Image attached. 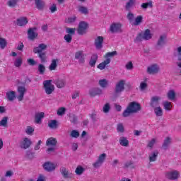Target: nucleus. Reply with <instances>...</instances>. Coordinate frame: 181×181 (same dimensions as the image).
I'll return each mask as SVG.
<instances>
[{
  "label": "nucleus",
  "instance_id": "603ef678",
  "mask_svg": "<svg viewBox=\"0 0 181 181\" xmlns=\"http://www.w3.org/2000/svg\"><path fill=\"white\" fill-rule=\"evenodd\" d=\"M7 124H8V117H3L1 121H0V127H6Z\"/></svg>",
  "mask_w": 181,
  "mask_h": 181
},
{
  "label": "nucleus",
  "instance_id": "09e8293b",
  "mask_svg": "<svg viewBox=\"0 0 181 181\" xmlns=\"http://www.w3.org/2000/svg\"><path fill=\"white\" fill-rule=\"evenodd\" d=\"M70 136L71 138H78L80 136V132H78L77 130H72L71 132Z\"/></svg>",
  "mask_w": 181,
  "mask_h": 181
},
{
  "label": "nucleus",
  "instance_id": "9d476101",
  "mask_svg": "<svg viewBox=\"0 0 181 181\" xmlns=\"http://www.w3.org/2000/svg\"><path fill=\"white\" fill-rule=\"evenodd\" d=\"M125 81L121 80L119 81L115 86V93L116 94H119L120 93H122L124 90H125Z\"/></svg>",
  "mask_w": 181,
  "mask_h": 181
},
{
  "label": "nucleus",
  "instance_id": "774afa93",
  "mask_svg": "<svg viewBox=\"0 0 181 181\" xmlns=\"http://www.w3.org/2000/svg\"><path fill=\"white\" fill-rule=\"evenodd\" d=\"M37 181H46V177L45 175L40 174L37 180Z\"/></svg>",
  "mask_w": 181,
  "mask_h": 181
},
{
  "label": "nucleus",
  "instance_id": "69168bd1",
  "mask_svg": "<svg viewBox=\"0 0 181 181\" xmlns=\"http://www.w3.org/2000/svg\"><path fill=\"white\" fill-rule=\"evenodd\" d=\"M155 142H156L155 139H153L151 141H150L148 144V148H153V145H155Z\"/></svg>",
  "mask_w": 181,
  "mask_h": 181
},
{
  "label": "nucleus",
  "instance_id": "6ab92c4d",
  "mask_svg": "<svg viewBox=\"0 0 181 181\" xmlns=\"http://www.w3.org/2000/svg\"><path fill=\"white\" fill-rule=\"evenodd\" d=\"M159 101H160V97L159 96H153L151 100L150 105L153 108L158 107L159 105Z\"/></svg>",
  "mask_w": 181,
  "mask_h": 181
},
{
  "label": "nucleus",
  "instance_id": "4468645a",
  "mask_svg": "<svg viewBox=\"0 0 181 181\" xmlns=\"http://www.w3.org/2000/svg\"><path fill=\"white\" fill-rule=\"evenodd\" d=\"M17 92L18 93L17 96L18 101H23V97H25V94L26 93V88L25 86H18Z\"/></svg>",
  "mask_w": 181,
  "mask_h": 181
},
{
  "label": "nucleus",
  "instance_id": "dca6fc26",
  "mask_svg": "<svg viewBox=\"0 0 181 181\" xmlns=\"http://www.w3.org/2000/svg\"><path fill=\"white\" fill-rule=\"evenodd\" d=\"M56 165L50 163V162H47L43 164V168L45 170H47V172H53V170H56Z\"/></svg>",
  "mask_w": 181,
  "mask_h": 181
},
{
  "label": "nucleus",
  "instance_id": "a18cd8bd",
  "mask_svg": "<svg viewBox=\"0 0 181 181\" xmlns=\"http://www.w3.org/2000/svg\"><path fill=\"white\" fill-rule=\"evenodd\" d=\"M134 4H135V0H129L127 3L126 6H125L127 11H129L131 7L134 6Z\"/></svg>",
  "mask_w": 181,
  "mask_h": 181
},
{
  "label": "nucleus",
  "instance_id": "680f3d73",
  "mask_svg": "<svg viewBox=\"0 0 181 181\" xmlns=\"http://www.w3.org/2000/svg\"><path fill=\"white\" fill-rule=\"evenodd\" d=\"M26 155L28 159H33V158H35V153L28 151Z\"/></svg>",
  "mask_w": 181,
  "mask_h": 181
},
{
  "label": "nucleus",
  "instance_id": "79ce46f5",
  "mask_svg": "<svg viewBox=\"0 0 181 181\" xmlns=\"http://www.w3.org/2000/svg\"><path fill=\"white\" fill-rule=\"evenodd\" d=\"M75 173L77 175H83V173H84V168L81 165H78L75 170Z\"/></svg>",
  "mask_w": 181,
  "mask_h": 181
},
{
  "label": "nucleus",
  "instance_id": "bf43d9fd",
  "mask_svg": "<svg viewBox=\"0 0 181 181\" xmlns=\"http://www.w3.org/2000/svg\"><path fill=\"white\" fill-rule=\"evenodd\" d=\"M127 70H132L134 69V64H132V62H129L126 66H125Z\"/></svg>",
  "mask_w": 181,
  "mask_h": 181
},
{
  "label": "nucleus",
  "instance_id": "a211bd4d",
  "mask_svg": "<svg viewBox=\"0 0 181 181\" xmlns=\"http://www.w3.org/2000/svg\"><path fill=\"white\" fill-rule=\"evenodd\" d=\"M66 78H58L55 81V85L57 88H64L66 87Z\"/></svg>",
  "mask_w": 181,
  "mask_h": 181
},
{
  "label": "nucleus",
  "instance_id": "2eb2a0df",
  "mask_svg": "<svg viewBox=\"0 0 181 181\" xmlns=\"http://www.w3.org/2000/svg\"><path fill=\"white\" fill-rule=\"evenodd\" d=\"M28 22L29 21L28 20V18L20 17L16 20V25H17V26L23 27V26H26Z\"/></svg>",
  "mask_w": 181,
  "mask_h": 181
},
{
  "label": "nucleus",
  "instance_id": "5701e85b",
  "mask_svg": "<svg viewBox=\"0 0 181 181\" xmlns=\"http://www.w3.org/2000/svg\"><path fill=\"white\" fill-rule=\"evenodd\" d=\"M110 63H111V59L107 58L105 61H103L102 63L98 65V69H99V70H104V69L107 67V64H110Z\"/></svg>",
  "mask_w": 181,
  "mask_h": 181
},
{
  "label": "nucleus",
  "instance_id": "f03ea898",
  "mask_svg": "<svg viewBox=\"0 0 181 181\" xmlns=\"http://www.w3.org/2000/svg\"><path fill=\"white\" fill-rule=\"evenodd\" d=\"M47 49V45L46 44H40L38 47H35L33 49V52L35 54H37L39 59H40L41 63H47V55L46 52L43 50H46Z\"/></svg>",
  "mask_w": 181,
  "mask_h": 181
},
{
  "label": "nucleus",
  "instance_id": "7c9ffc66",
  "mask_svg": "<svg viewBox=\"0 0 181 181\" xmlns=\"http://www.w3.org/2000/svg\"><path fill=\"white\" fill-rule=\"evenodd\" d=\"M57 62H59V59H52V62L49 66V70L50 71H53V70H56L57 68Z\"/></svg>",
  "mask_w": 181,
  "mask_h": 181
},
{
  "label": "nucleus",
  "instance_id": "1a4fd4ad",
  "mask_svg": "<svg viewBox=\"0 0 181 181\" xmlns=\"http://www.w3.org/2000/svg\"><path fill=\"white\" fill-rule=\"evenodd\" d=\"M179 176H180L179 172L176 170L167 172L165 173V177L169 180H176L179 179Z\"/></svg>",
  "mask_w": 181,
  "mask_h": 181
},
{
  "label": "nucleus",
  "instance_id": "4c0bfd02",
  "mask_svg": "<svg viewBox=\"0 0 181 181\" xmlns=\"http://www.w3.org/2000/svg\"><path fill=\"white\" fill-rule=\"evenodd\" d=\"M18 1L19 0H8L7 5L9 8H15L16 5H18Z\"/></svg>",
  "mask_w": 181,
  "mask_h": 181
},
{
  "label": "nucleus",
  "instance_id": "ddd939ff",
  "mask_svg": "<svg viewBox=\"0 0 181 181\" xmlns=\"http://www.w3.org/2000/svg\"><path fill=\"white\" fill-rule=\"evenodd\" d=\"M104 43V37L98 36L95 40V47L97 50H101L103 49V44Z\"/></svg>",
  "mask_w": 181,
  "mask_h": 181
},
{
  "label": "nucleus",
  "instance_id": "f257e3e1",
  "mask_svg": "<svg viewBox=\"0 0 181 181\" xmlns=\"http://www.w3.org/2000/svg\"><path fill=\"white\" fill-rule=\"evenodd\" d=\"M142 110V107H141V104L138 103V102H131L127 105L126 110L122 113V117L124 118H127L131 115V114H136V112H139Z\"/></svg>",
  "mask_w": 181,
  "mask_h": 181
},
{
  "label": "nucleus",
  "instance_id": "de8ad7c7",
  "mask_svg": "<svg viewBox=\"0 0 181 181\" xmlns=\"http://www.w3.org/2000/svg\"><path fill=\"white\" fill-rule=\"evenodd\" d=\"M64 39L66 42V43H71V40H73V35L70 34H66L64 36Z\"/></svg>",
  "mask_w": 181,
  "mask_h": 181
},
{
  "label": "nucleus",
  "instance_id": "2f4dec72",
  "mask_svg": "<svg viewBox=\"0 0 181 181\" xmlns=\"http://www.w3.org/2000/svg\"><path fill=\"white\" fill-rule=\"evenodd\" d=\"M167 97L168 100H170L171 101H173L175 98H176V93L173 90H170L167 93Z\"/></svg>",
  "mask_w": 181,
  "mask_h": 181
},
{
  "label": "nucleus",
  "instance_id": "052dcab7",
  "mask_svg": "<svg viewBox=\"0 0 181 181\" xmlns=\"http://www.w3.org/2000/svg\"><path fill=\"white\" fill-rule=\"evenodd\" d=\"M124 125H122V123H119V124H117V132H124Z\"/></svg>",
  "mask_w": 181,
  "mask_h": 181
},
{
  "label": "nucleus",
  "instance_id": "5fc2aeb1",
  "mask_svg": "<svg viewBox=\"0 0 181 181\" xmlns=\"http://www.w3.org/2000/svg\"><path fill=\"white\" fill-rule=\"evenodd\" d=\"M66 112V107H59L57 111V115H64Z\"/></svg>",
  "mask_w": 181,
  "mask_h": 181
},
{
  "label": "nucleus",
  "instance_id": "6e6552de",
  "mask_svg": "<svg viewBox=\"0 0 181 181\" xmlns=\"http://www.w3.org/2000/svg\"><path fill=\"white\" fill-rule=\"evenodd\" d=\"M105 158H107V154L105 153L100 154L98 156L96 162L93 163V168H100V166H101V165H103V163H104V162L105 161Z\"/></svg>",
  "mask_w": 181,
  "mask_h": 181
},
{
  "label": "nucleus",
  "instance_id": "a878e982",
  "mask_svg": "<svg viewBox=\"0 0 181 181\" xmlns=\"http://www.w3.org/2000/svg\"><path fill=\"white\" fill-rule=\"evenodd\" d=\"M6 96L8 101H13L16 97V93L13 90H10L6 93Z\"/></svg>",
  "mask_w": 181,
  "mask_h": 181
},
{
  "label": "nucleus",
  "instance_id": "473e14b6",
  "mask_svg": "<svg viewBox=\"0 0 181 181\" xmlns=\"http://www.w3.org/2000/svg\"><path fill=\"white\" fill-rule=\"evenodd\" d=\"M163 105L164 110H165V111H170V110H172V107H173L172 105V103L169 102V101L163 102Z\"/></svg>",
  "mask_w": 181,
  "mask_h": 181
},
{
  "label": "nucleus",
  "instance_id": "ea45409f",
  "mask_svg": "<svg viewBox=\"0 0 181 181\" xmlns=\"http://www.w3.org/2000/svg\"><path fill=\"white\" fill-rule=\"evenodd\" d=\"M78 11L81 12V13H83V15H88V8L87 7L80 6L78 7Z\"/></svg>",
  "mask_w": 181,
  "mask_h": 181
},
{
  "label": "nucleus",
  "instance_id": "cd10ccee",
  "mask_svg": "<svg viewBox=\"0 0 181 181\" xmlns=\"http://www.w3.org/2000/svg\"><path fill=\"white\" fill-rule=\"evenodd\" d=\"M166 43V35H160L158 42H157V46L162 47Z\"/></svg>",
  "mask_w": 181,
  "mask_h": 181
},
{
  "label": "nucleus",
  "instance_id": "20e7f679",
  "mask_svg": "<svg viewBox=\"0 0 181 181\" xmlns=\"http://www.w3.org/2000/svg\"><path fill=\"white\" fill-rule=\"evenodd\" d=\"M52 80H46L43 82L44 90L47 95H50L54 91V85L52 84Z\"/></svg>",
  "mask_w": 181,
  "mask_h": 181
},
{
  "label": "nucleus",
  "instance_id": "f704fd0d",
  "mask_svg": "<svg viewBox=\"0 0 181 181\" xmlns=\"http://www.w3.org/2000/svg\"><path fill=\"white\" fill-rule=\"evenodd\" d=\"M170 142H172V140H171L170 137H167L164 140V142H163V146H162L163 149H168V148L169 147V145H170Z\"/></svg>",
  "mask_w": 181,
  "mask_h": 181
},
{
  "label": "nucleus",
  "instance_id": "c756f323",
  "mask_svg": "<svg viewBox=\"0 0 181 181\" xmlns=\"http://www.w3.org/2000/svg\"><path fill=\"white\" fill-rule=\"evenodd\" d=\"M119 142L122 146H129V141L127 139V137L121 136L119 138Z\"/></svg>",
  "mask_w": 181,
  "mask_h": 181
},
{
  "label": "nucleus",
  "instance_id": "f3484780",
  "mask_svg": "<svg viewBox=\"0 0 181 181\" xmlns=\"http://www.w3.org/2000/svg\"><path fill=\"white\" fill-rule=\"evenodd\" d=\"M75 59H76V60H78L79 63L83 64L84 62H86L84 58V52L81 50L77 51L75 53Z\"/></svg>",
  "mask_w": 181,
  "mask_h": 181
},
{
  "label": "nucleus",
  "instance_id": "338daca9",
  "mask_svg": "<svg viewBox=\"0 0 181 181\" xmlns=\"http://www.w3.org/2000/svg\"><path fill=\"white\" fill-rule=\"evenodd\" d=\"M148 87V84L145 82H141L140 83V88L141 90H145Z\"/></svg>",
  "mask_w": 181,
  "mask_h": 181
},
{
  "label": "nucleus",
  "instance_id": "39448f33",
  "mask_svg": "<svg viewBox=\"0 0 181 181\" xmlns=\"http://www.w3.org/2000/svg\"><path fill=\"white\" fill-rule=\"evenodd\" d=\"M111 33H121L122 32V24L121 23H113L110 25Z\"/></svg>",
  "mask_w": 181,
  "mask_h": 181
},
{
  "label": "nucleus",
  "instance_id": "c03bdc74",
  "mask_svg": "<svg viewBox=\"0 0 181 181\" xmlns=\"http://www.w3.org/2000/svg\"><path fill=\"white\" fill-rule=\"evenodd\" d=\"M8 43L6 42V40H5L4 38L0 37V49H5V47H6V45Z\"/></svg>",
  "mask_w": 181,
  "mask_h": 181
},
{
  "label": "nucleus",
  "instance_id": "13d9d810",
  "mask_svg": "<svg viewBox=\"0 0 181 181\" xmlns=\"http://www.w3.org/2000/svg\"><path fill=\"white\" fill-rule=\"evenodd\" d=\"M35 132V129H33V127L28 126L25 130V132L28 135H30V134H33Z\"/></svg>",
  "mask_w": 181,
  "mask_h": 181
},
{
  "label": "nucleus",
  "instance_id": "3c124183",
  "mask_svg": "<svg viewBox=\"0 0 181 181\" xmlns=\"http://www.w3.org/2000/svg\"><path fill=\"white\" fill-rule=\"evenodd\" d=\"M76 19H77V17H76V16H74L72 17H69L67 19H66L65 22L66 23H74Z\"/></svg>",
  "mask_w": 181,
  "mask_h": 181
},
{
  "label": "nucleus",
  "instance_id": "0e129e2a",
  "mask_svg": "<svg viewBox=\"0 0 181 181\" xmlns=\"http://www.w3.org/2000/svg\"><path fill=\"white\" fill-rule=\"evenodd\" d=\"M49 10L51 11L52 13H54V12L57 11V6L56 4H52V6L49 7Z\"/></svg>",
  "mask_w": 181,
  "mask_h": 181
},
{
  "label": "nucleus",
  "instance_id": "7ed1b4c3",
  "mask_svg": "<svg viewBox=\"0 0 181 181\" xmlns=\"http://www.w3.org/2000/svg\"><path fill=\"white\" fill-rule=\"evenodd\" d=\"M152 39V33H151V30L146 29L144 32H141L138 34L136 37L137 42H142V40H149Z\"/></svg>",
  "mask_w": 181,
  "mask_h": 181
},
{
  "label": "nucleus",
  "instance_id": "a19ab883",
  "mask_svg": "<svg viewBox=\"0 0 181 181\" xmlns=\"http://www.w3.org/2000/svg\"><path fill=\"white\" fill-rule=\"evenodd\" d=\"M142 16H138L134 21V26H139V25H141L142 23Z\"/></svg>",
  "mask_w": 181,
  "mask_h": 181
},
{
  "label": "nucleus",
  "instance_id": "bb28decb",
  "mask_svg": "<svg viewBox=\"0 0 181 181\" xmlns=\"http://www.w3.org/2000/svg\"><path fill=\"white\" fill-rule=\"evenodd\" d=\"M60 172H61V175H62L64 179H68V177H70V173L69 172L67 168H66L65 167H62L60 168Z\"/></svg>",
  "mask_w": 181,
  "mask_h": 181
},
{
  "label": "nucleus",
  "instance_id": "49530a36",
  "mask_svg": "<svg viewBox=\"0 0 181 181\" xmlns=\"http://www.w3.org/2000/svg\"><path fill=\"white\" fill-rule=\"evenodd\" d=\"M153 6V4H152V1H148V2H147V3H143L142 4H141V8H143V9H146V8H152Z\"/></svg>",
  "mask_w": 181,
  "mask_h": 181
},
{
  "label": "nucleus",
  "instance_id": "f8f14e48",
  "mask_svg": "<svg viewBox=\"0 0 181 181\" xmlns=\"http://www.w3.org/2000/svg\"><path fill=\"white\" fill-rule=\"evenodd\" d=\"M160 69L156 64H153L147 68V73L148 74H158Z\"/></svg>",
  "mask_w": 181,
  "mask_h": 181
},
{
  "label": "nucleus",
  "instance_id": "4d7b16f0",
  "mask_svg": "<svg viewBox=\"0 0 181 181\" xmlns=\"http://www.w3.org/2000/svg\"><path fill=\"white\" fill-rule=\"evenodd\" d=\"M66 33H68V35H71V36H73V35L76 34V28H67Z\"/></svg>",
  "mask_w": 181,
  "mask_h": 181
},
{
  "label": "nucleus",
  "instance_id": "393cba45",
  "mask_svg": "<svg viewBox=\"0 0 181 181\" xmlns=\"http://www.w3.org/2000/svg\"><path fill=\"white\" fill-rule=\"evenodd\" d=\"M57 145V139L54 137H50L47 139L46 141L47 146H56Z\"/></svg>",
  "mask_w": 181,
  "mask_h": 181
},
{
  "label": "nucleus",
  "instance_id": "423d86ee",
  "mask_svg": "<svg viewBox=\"0 0 181 181\" xmlns=\"http://www.w3.org/2000/svg\"><path fill=\"white\" fill-rule=\"evenodd\" d=\"M32 145V141L28 137L23 138V140L20 142V148L21 149H28Z\"/></svg>",
  "mask_w": 181,
  "mask_h": 181
},
{
  "label": "nucleus",
  "instance_id": "b1692460",
  "mask_svg": "<svg viewBox=\"0 0 181 181\" xmlns=\"http://www.w3.org/2000/svg\"><path fill=\"white\" fill-rule=\"evenodd\" d=\"M98 60V55L97 54H92L90 59L89 61V66L90 67H95V63Z\"/></svg>",
  "mask_w": 181,
  "mask_h": 181
},
{
  "label": "nucleus",
  "instance_id": "58836bf2",
  "mask_svg": "<svg viewBox=\"0 0 181 181\" xmlns=\"http://www.w3.org/2000/svg\"><path fill=\"white\" fill-rule=\"evenodd\" d=\"M48 127H49L51 129H56V128H57V120H51L49 122Z\"/></svg>",
  "mask_w": 181,
  "mask_h": 181
},
{
  "label": "nucleus",
  "instance_id": "37998d69",
  "mask_svg": "<svg viewBox=\"0 0 181 181\" xmlns=\"http://www.w3.org/2000/svg\"><path fill=\"white\" fill-rule=\"evenodd\" d=\"M38 71L40 74H45V72L46 71V67L45 65L40 64L38 65Z\"/></svg>",
  "mask_w": 181,
  "mask_h": 181
},
{
  "label": "nucleus",
  "instance_id": "864d4df0",
  "mask_svg": "<svg viewBox=\"0 0 181 181\" xmlns=\"http://www.w3.org/2000/svg\"><path fill=\"white\" fill-rule=\"evenodd\" d=\"M14 66L16 67H21L22 66V58L21 57H19L16 59V61L14 62Z\"/></svg>",
  "mask_w": 181,
  "mask_h": 181
},
{
  "label": "nucleus",
  "instance_id": "412c9836",
  "mask_svg": "<svg viewBox=\"0 0 181 181\" xmlns=\"http://www.w3.org/2000/svg\"><path fill=\"white\" fill-rule=\"evenodd\" d=\"M43 118H45V112H41L35 113V124H42V119H43Z\"/></svg>",
  "mask_w": 181,
  "mask_h": 181
},
{
  "label": "nucleus",
  "instance_id": "c9c22d12",
  "mask_svg": "<svg viewBox=\"0 0 181 181\" xmlns=\"http://www.w3.org/2000/svg\"><path fill=\"white\" fill-rule=\"evenodd\" d=\"M99 86L102 88H105L108 87V81L107 79L99 80Z\"/></svg>",
  "mask_w": 181,
  "mask_h": 181
},
{
  "label": "nucleus",
  "instance_id": "e2e57ef3",
  "mask_svg": "<svg viewBox=\"0 0 181 181\" xmlns=\"http://www.w3.org/2000/svg\"><path fill=\"white\" fill-rule=\"evenodd\" d=\"M134 13L129 12L128 14H127V19L128 21H129V22H132V21H134Z\"/></svg>",
  "mask_w": 181,
  "mask_h": 181
},
{
  "label": "nucleus",
  "instance_id": "e433bc0d",
  "mask_svg": "<svg viewBox=\"0 0 181 181\" xmlns=\"http://www.w3.org/2000/svg\"><path fill=\"white\" fill-rule=\"evenodd\" d=\"M154 112L156 117H162L163 115V111L160 107H156L154 108Z\"/></svg>",
  "mask_w": 181,
  "mask_h": 181
},
{
  "label": "nucleus",
  "instance_id": "0eeeda50",
  "mask_svg": "<svg viewBox=\"0 0 181 181\" xmlns=\"http://www.w3.org/2000/svg\"><path fill=\"white\" fill-rule=\"evenodd\" d=\"M88 28V24L87 23L82 21L79 23L78 28L77 29V33L78 35H84L87 33V28Z\"/></svg>",
  "mask_w": 181,
  "mask_h": 181
},
{
  "label": "nucleus",
  "instance_id": "c85d7f7f",
  "mask_svg": "<svg viewBox=\"0 0 181 181\" xmlns=\"http://www.w3.org/2000/svg\"><path fill=\"white\" fill-rule=\"evenodd\" d=\"M158 155H159V153L156 151L151 152L148 158L149 162H156Z\"/></svg>",
  "mask_w": 181,
  "mask_h": 181
},
{
  "label": "nucleus",
  "instance_id": "4be33fe9",
  "mask_svg": "<svg viewBox=\"0 0 181 181\" xmlns=\"http://www.w3.org/2000/svg\"><path fill=\"white\" fill-rule=\"evenodd\" d=\"M177 54H178V58H177V61L176 62V64L178 67L179 73H180V74H181V47H179L177 49Z\"/></svg>",
  "mask_w": 181,
  "mask_h": 181
},
{
  "label": "nucleus",
  "instance_id": "8fccbe9b",
  "mask_svg": "<svg viewBox=\"0 0 181 181\" xmlns=\"http://www.w3.org/2000/svg\"><path fill=\"white\" fill-rule=\"evenodd\" d=\"M114 56H117V51H113L112 52H107L104 56L105 59H110V57H114Z\"/></svg>",
  "mask_w": 181,
  "mask_h": 181
},
{
  "label": "nucleus",
  "instance_id": "72a5a7b5",
  "mask_svg": "<svg viewBox=\"0 0 181 181\" xmlns=\"http://www.w3.org/2000/svg\"><path fill=\"white\" fill-rule=\"evenodd\" d=\"M35 5L37 6V9H38L39 11H42L45 7V2L40 0H35Z\"/></svg>",
  "mask_w": 181,
  "mask_h": 181
},
{
  "label": "nucleus",
  "instance_id": "aec40b11",
  "mask_svg": "<svg viewBox=\"0 0 181 181\" xmlns=\"http://www.w3.org/2000/svg\"><path fill=\"white\" fill-rule=\"evenodd\" d=\"M89 94L90 97H95V95H101L103 90L99 88H95L90 90Z\"/></svg>",
  "mask_w": 181,
  "mask_h": 181
},
{
  "label": "nucleus",
  "instance_id": "6e6d98bb",
  "mask_svg": "<svg viewBox=\"0 0 181 181\" xmlns=\"http://www.w3.org/2000/svg\"><path fill=\"white\" fill-rule=\"evenodd\" d=\"M110 110H111V106H110V103H106L103 106V112H105V114H107L110 112Z\"/></svg>",
  "mask_w": 181,
  "mask_h": 181
},
{
  "label": "nucleus",
  "instance_id": "9b49d317",
  "mask_svg": "<svg viewBox=\"0 0 181 181\" xmlns=\"http://www.w3.org/2000/svg\"><path fill=\"white\" fill-rule=\"evenodd\" d=\"M37 28L36 27L29 28L28 30V39L30 40H35L37 36H39V34L36 33V30Z\"/></svg>",
  "mask_w": 181,
  "mask_h": 181
}]
</instances>
